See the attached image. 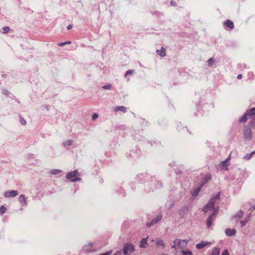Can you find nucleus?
I'll return each instance as SVG.
<instances>
[{
  "label": "nucleus",
  "instance_id": "obj_7",
  "mask_svg": "<svg viewBox=\"0 0 255 255\" xmlns=\"http://www.w3.org/2000/svg\"><path fill=\"white\" fill-rule=\"evenodd\" d=\"M245 138L248 139L252 138V131L250 128H246L244 130Z\"/></svg>",
  "mask_w": 255,
  "mask_h": 255
},
{
  "label": "nucleus",
  "instance_id": "obj_29",
  "mask_svg": "<svg viewBox=\"0 0 255 255\" xmlns=\"http://www.w3.org/2000/svg\"><path fill=\"white\" fill-rule=\"evenodd\" d=\"M182 253L184 254V255H192V253L190 251H182Z\"/></svg>",
  "mask_w": 255,
  "mask_h": 255
},
{
  "label": "nucleus",
  "instance_id": "obj_30",
  "mask_svg": "<svg viewBox=\"0 0 255 255\" xmlns=\"http://www.w3.org/2000/svg\"><path fill=\"white\" fill-rule=\"evenodd\" d=\"M112 85L110 84L106 85L103 87V88L104 89H110L111 88Z\"/></svg>",
  "mask_w": 255,
  "mask_h": 255
},
{
  "label": "nucleus",
  "instance_id": "obj_28",
  "mask_svg": "<svg viewBox=\"0 0 255 255\" xmlns=\"http://www.w3.org/2000/svg\"><path fill=\"white\" fill-rule=\"evenodd\" d=\"M201 190V187H198L197 188L195 191V192L193 194V196H197L198 194V193Z\"/></svg>",
  "mask_w": 255,
  "mask_h": 255
},
{
  "label": "nucleus",
  "instance_id": "obj_24",
  "mask_svg": "<svg viewBox=\"0 0 255 255\" xmlns=\"http://www.w3.org/2000/svg\"><path fill=\"white\" fill-rule=\"evenodd\" d=\"M10 30V28L8 26H5L3 28V33L6 34L8 33Z\"/></svg>",
  "mask_w": 255,
  "mask_h": 255
},
{
  "label": "nucleus",
  "instance_id": "obj_3",
  "mask_svg": "<svg viewBox=\"0 0 255 255\" xmlns=\"http://www.w3.org/2000/svg\"><path fill=\"white\" fill-rule=\"evenodd\" d=\"M188 241L185 240H175L172 246V248H182L185 247L188 243Z\"/></svg>",
  "mask_w": 255,
  "mask_h": 255
},
{
  "label": "nucleus",
  "instance_id": "obj_34",
  "mask_svg": "<svg viewBox=\"0 0 255 255\" xmlns=\"http://www.w3.org/2000/svg\"><path fill=\"white\" fill-rule=\"evenodd\" d=\"M132 73V71L129 70H128L126 72V75L127 76V75H129V74H131Z\"/></svg>",
  "mask_w": 255,
  "mask_h": 255
},
{
  "label": "nucleus",
  "instance_id": "obj_37",
  "mask_svg": "<svg viewBox=\"0 0 255 255\" xmlns=\"http://www.w3.org/2000/svg\"><path fill=\"white\" fill-rule=\"evenodd\" d=\"M72 28V25L70 24L68 26H67V28L68 30H70Z\"/></svg>",
  "mask_w": 255,
  "mask_h": 255
},
{
  "label": "nucleus",
  "instance_id": "obj_10",
  "mask_svg": "<svg viewBox=\"0 0 255 255\" xmlns=\"http://www.w3.org/2000/svg\"><path fill=\"white\" fill-rule=\"evenodd\" d=\"M225 233L227 236L232 237L236 235L237 231L235 229H226Z\"/></svg>",
  "mask_w": 255,
  "mask_h": 255
},
{
  "label": "nucleus",
  "instance_id": "obj_18",
  "mask_svg": "<svg viewBox=\"0 0 255 255\" xmlns=\"http://www.w3.org/2000/svg\"><path fill=\"white\" fill-rule=\"evenodd\" d=\"M146 245H147V239L146 238L142 239L141 240V241H140V247L141 248H144L146 247Z\"/></svg>",
  "mask_w": 255,
  "mask_h": 255
},
{
  "label": "nucleus",
  "instance_id": "obj_15",
  "mask_svg": "<svg viewBox=\"0 0 255 255\" xmlns=\"http://www.w3.org/2000/svg\"><path fill=\"white\" fill-rule=\"evenodd\" d=\"M19 201L21 203H23V204L26 205L27 204L26 199L24 195L21 194L19 197Z\"/></svg>",
  "mask_w": 255,
  "mask_h": 255
},
{
  "label": "nucleus",
  "instance_id": "obj_36",
  "mask_svg": "<svg viewBox=\"0 0 255 255\" xmlns=\"http://www.w3.org/2000/svg\"><path fill=\"white\" fill-rule=\"evenodd\" d=\"M72 143V140H68L66 142V144L68 145H70Z\"/></svg>",
  "mask_w": 255,
  "mask_h": 255
},
{
  "label": "nucleus",
  "instance_id": "obj_40",
  "mask_svg": "<svg viewBox=\"0 0 255 255\" xmlns=\"http://www.w3.org/2000/svg\"><path fill=\"white\" fill-rule=\"evenodd\" d=\"M121 252H118L115 254H114V255H121Z\"/></svg>",
  "mask_w": 255,
  "mask_h": 255
},
{
  "label": "nucleus",
  "instance_id": "obj_21",
  "mask_svg": "<svg viewBox=\"0 0 255 255\" xmlns=\"http://www.w3.org/2000/svg\"><path fill=\"white\" fill-rule=\"evenodd\" d=\"M211 179V175L210 174L206 175L205 177V181L202 183L201 186H203L204 184L207 183L208 181Z\"/></svg>",
  "mask_w": 255,
  "mask_h": 255
},
{
  "label": "nucleus",
  "instance_id": "obj_9",
  "mask_svg": "<svg viewBox=\"0 0 255 255\" xmlns=\"http://www.w3.org/2000/svg\"><path fill=\"white\" fill-rule=\"evenodd\" d=\"M84 250L86 253L93 252L95 251V250L93 249V244L92 243H89L87 245H85Z\"/></svg>",
  "mask_w": 255,
  "mask_h": 255
},
{
  "label": "nucleus",
  "instance_id": "obj_17",
  "mask_svg": "<svg viewBox=\"0 0 255 255\" xmlns=\"http://www.w3.org/2000/svg\"><path fill=\"white\" fill-rule=\"evenodd\" d=\"M116 111H122L124 113L127 112V108L124 106H119L115 109Z\"/></svg>",
  "mask_w": 255,
  "mask_h": 255
},
{
  "label": "nucleus",
  "instance_id": "obj_2",
  "mask_svg": "<svg viewBox=\"0 0 255 255\" xmlns=\"http://www.w3.org/2000/svg\"><path fill=\"white\" fill-rule=\"evenodd\" d=\"M248 117L253 120H255V108H252L250 110L247 111L245 115L239 120V122L243 123H246L248 119Z\"/></svg>",
  "mask_w": 255,
  "mask_h": 255
},
{
  "label": "nucleus",
  "instance_id": "obj_38",
  "mask_svg": "<svg viewBox=\"0 0 255 255\" xmlns=\"http://www.w3.org/2000/svg\"><path fill=\"white\" fill-rule=\"evenodd\" d=\"M242 75L241 74H239V75H238V76H237V78H238V79H242Z\"/></svg>",
  "mask_w": 255,
  "mask_h": 255
},
{
  "label": "nucleus",
  "instance_id": "obj_11",
  "mask_svg": "<svg viewBox=\"0 0 255 255\" xmlns=\"http://www.w3.org/2000/svg\"><path fill=\"white\" fill-rule=\"evenodd\" d=\"M161 218H162L161 215H157L155 221H152L149 223H147V226L148 227H150V226H152L154 224H156L158 221H159L161 219Z\"/></svg>",
  "mask_w": 255,
  "mask_h": 255
},
{
  "label": "nucleus",
  "instance_id": "obj_14",
  "mask_svg": "<svg viewBox=\"0 0 255 255\" xmlns=\"http://www.w3.org/2000/svg\"><path fill=\"white\" fill-rule=\"evenodd\" d=\"M209 244L207 242L202 241L201 243L196 245V248L198 249H201L204 247L208 245Z\"/></svg>",
  "mask_w": 255,
  "mask_h": 255
},
{
  "label": "nucleus",
  "instance_id": "obj_8",
  "mask_svg": "<svg viewBox=\"0 0 255 255\" xmlns=\"http://www.w3.org/2000/svg\"><path fill=\"white\" fill-rule=\"evenodd\" d=\"M216 212L215 211L211 215H210L206 221V225L208 228H209L211 226L212 224V222L214 220V217L216 215Z\"/></svg>",
  "mask_w": 255,
  "mask_h": 255
},
{
  "label": "nucleus",
  "instance_id": "obj_16",
  "mask_svg": "<svg viewBox=\"0 0 255 255\" xmlns=\"http://www.w3.org/2000/svg\"><path fill=\"white\" fill-rule=\"evenodd\" d=\"M156 244L158 248L163 249L165 247L164 243L162 240H157L156 241Z\"/></svg>",
  "mask_w": 255,
  "mask_h": 255
},
{
  "label": "nucleus",
  "instance_id": "obj_26",
  "mask_svg": "<svg viewBox=\"0 0 255 255\" xmlns=\"http://www.w3.org/2000/svg\"><path fill=\"white\" fill-rule=\"evenodd\" d=\"M61 170H58V169H56V170H51L50 171V173L52 174H59L61 172Z\"/></svg>",
  "mask_w": 255,
  "mask_h": 255
},
{
  "label": "nucleus",
  "instance_id": "obj_12",
  "mask_svg": "<svg viewBox=\"0 0 255 255\" xmlns=\"http://www.w3.org/2000/svg\"><path fill=\"white\" fill-rule=\"evenodd\" d=\"M157 54L161 57H164L166 55V50L164 47H161V49L156 50Z\"/></svg>",
  "mask_w": 255,
  "mask_h": 255
},
{
  "label": "nucleus",
  "instance_id": "obj_33",
  "mask_svg": "<svg viewBox=\"0 0 255 255\" xmlns=\"http://www.w3.org/2000/svg\"><path fill=\"white\" fill-rule=\"evenodd\" d=\"M222 255H229L228 250H224V251L222 253Z\"/></svg>",
  "mask_w": 255,
  "mask_h": 255
},
{
  "label": "nucleus",
  "instance_id": "obj_19",
  "mask_svg": "<svg viewBox=\"0 0 255 255\" xmlns=\"http://www.w3.org/2000/svg\"><path fill=\"white\" fill-rule=\"evenodd\" d=\"M255 153V151H253V152H252L251 153H250V154H247L244 157V158L245 159H247V160H249L252 157V156Z\"/></svg>",
  "mask_w": 255,
  "mask_h": 255
},
{
  "label": "nucleus",
  "instance_id": "obj_39",
  "mask_svg": "<svg viewBox=\"0 0 255 255\" xmlns=\"http://www.w3.org/2000/svg\"><path fill=\"white\" fill-rule=\"evenodd\" d=\"M65 43H66V44H70L71 43V42L70 41H68L65 42Z\"/></svg>",
  "mask_w": 255,
  "mask_h": 255
},
{
  "label": "nucleus",
  "instance_id": "obj_35",
  "mask_svg": "<svg viewBox=\"0 0 255 255\" xmlns=\"http://www.w3.org/2000/svg\"><path fill=\"white\" fill-rule=\"evenodd\" d=\"M65 45H66V43H65V42H61V43H58V45L59 46H63Z\"/></svg>",
  "mask_w": 255,
  "mask_h": 255
},
{
  "label": "nucleus",
  "instance_id": "obj_4",
  "mask_svg": "<svg viewBox=\"0 0 255 255\" xmlns=\"http://www.w3.org/2000/svg\"><path fill=\"white\" fill-rule=\"evenodd\" d=\"M79 173L76 170L70 172L66 175V178L72 182L81 180V178L77 177Z\"/></svg>",
  "mask_w": 255,
  "mask_h": 255
},
{
  "label": "nucleus",
  "instance_id": "obj_5",
  "mask_svg": "<svg viewBox=\"0 0 255 255\" xmlns=\"http://www.w3.org/2000/svg\"><path fill=\"white\" fill-rule=\"evenodd\" d=\"M134 251V246L131 244H126L123 248L124 255H129Z\"/></svg>",
  "mask_w": 255,
  "mask_h": 255
},
{
  "label": "nucleus",
  "instance_id": "obj_25",
  "mask_svg": "<svg viewBox=\"0 0 255 255\" xmlns=\"http://www.w3.org/2000/svg\"><path fill=\"white\" fill-rule=\"evenodd\" d=\"M6 211V208L4 206H1L0 207V212L1 214L4 213Z\"/></svg>",
  "mask_w": 255,
  "mask_h": 255
},
{
  "label": "nucleus",
  "instance_id": "obj_32",
  "mask_svg": "<svg viewBox=\"0 0 255 255\" xmlns=\"http://www.w3.org/2000/svg\"><path fill=\"white\" fill-rule=\"evenodd\" d=\"M98 117V115L97 114H94L93 116H92V120H95L96 119H97Z\"/></svg>",
  "mask_w": 255,
  "mask_h": 255
},
{
  "label": "nucleus",
  "instance_id": "obj_20",
  "mask_svg": "<svg viewBox=\"0 0 255 255\" xmlns=\"http://www.w3.org/2000/svg\"><path fill=\"white\" fill-rule=\"evenodd\" d=\"M220 250L218 248H215L213 250L211 255H219Z\"/></svg>",
  "mask_w": 255,
  "mask_h": 255
},
{
  "label": "nucleus",
  "instance_id": "obj_31",
  "mask_svg": "<svg viewBox=\"0 0 255 255\" xmlns=\"http://www.w3.org/2000/svg\"><path fill=\"white\" fill-rule=\"evenodd\" d=\"M20 122L22 125H25L26 124V122L23 118H20Z\"/></svg>",
  "mask_w": 255,
  "mask_h": 255
},
{
  "label": "nucleus",
  "instance_id": "obj_6",
  "mask_svg": "<svg viewBox=\"0 0 255 255\" xmlns=\"http://www.w3.org/2000/svg\"><path fill=\"white\" fill-rule=\"evenodd\" d=\"M18 195V192L16 190H11L5 192L4 193V196L6 198H10L13 197L17 196Z\"/></svg>",
  "mask_w": 255,
  "mask_h": 255
},
{
  "label": "nucleus",
  "instance_id": "obj_23",
  "mask_svg": "<svg viewBox=\"0 0 255 255\" xmlns=\"http://www.w3.org/2000/svg\"><path fill=\"white\" fill-rule=\"evenodd\" d=\"M230 160V157H228L226 160L222 162V165L223 167H227L228 166V160Z\"/></svg>",
  "mask_w": 255,
  "mask_h": 255
},
{
  "label": "nucleus",
  "instance_id": "obj_13",
  "mask_svg": "<svg viewBox=\"0 0 255 255\" xmlns=\"http://www.w3.org/2000/svg\"><path fill=\"white\" fill-rule=\"evenodd\" d=\"M224 24L226 27L230 29H233L234 27V24L233 22L229 19L226 21V22L224 23Z\"/></svg>",
  "mask_w": 255,
  "mask_h": 255
},
{
  "label": "nucleus",
  "instance_id": "obj_27",
  "mask_svg": "<svg viewBox=\"0 0 255 255\" xmlns=\"http://www.w3.org/2000/svg\"><path fill=\"white\" fill-rule=\"evenodd\" d=\"M214 62V60L213 58H210L208 60V65L210 66H212Z\"/></svg>",
  "mask_w": 255,
  "mask_h": 255
},
{
  "label": "nucleus",
  "instance_id": "obj_41",
  "mask_svg": "<svg viewBox=\"0 0 255 255\" xmlns=\"http://www.w3.org/2000/svg\"><path fill=\"white\" fill-rule=\"evenodd\" d=\"M255 207L254 208V209H255Z\"/></svg>",
  "mask_w": 255,
  "mask_h": 255
},
{
  "label": "nucleus",
  "instance_id": "obj_1",
  "mask_svg": "<svg viewBox=\"0 0 255 255\" xmlns=\"http://www.w3.org/2000/svg\"><path fill=\"white\" fill-rule=\"evenodd\" d=\"M221 193L218 192L217 194L213 197L208 203L205 206V207L203 209V211L204 213L207 212L208 211H210L212 209L214 210V204L217 201V200H219L220 198Z\"/></svg>",
  "mask_w": 255,
  "mask_h": 255
},
{
  "label": "nucleus",
  "instance_id": "obj_22",
  "mask_svg": "<svg viewBox=\"0 0 255 255\" xmlns=\"http://www.w3.org/2000/svg\"><path fill=\"white\" fill-rule=\"evenodd\" d=\"M250 220V217H247L245 220L241 221V224L242 226H245Z\"/></svg>",
  "mask_w": 255,
  "mask_h": 255
}]
</instances>
